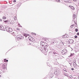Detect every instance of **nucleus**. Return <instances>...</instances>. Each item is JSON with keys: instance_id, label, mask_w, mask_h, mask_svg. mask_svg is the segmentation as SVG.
Listing matches in <instances>:
<instances>
[{"instance_id": "nucleus-23", "label": "nucleus", "mask_w": 79, "mask_h": 79, "mask_svg": "<svg viewBox=\"0 0 79 79\" xmlns=\"http://www.w3.org/2000/svg\"><path fill=\"white\" fill-rule=\"evenodd\" d=\"M14 20H16V17H14Z\"/></svg>"}, {"instance_id": "nucleus-42", "label": "nucleus", "mask_w": 79, "mask_h": 79, "mask_svg": "<svg viewBox=\"0 0 79 79\" xmlns=\"http://www.w3.org/2000/svg\"><path fill=\"white\" fill-rule=\"evenodd\" d=\"M62 44H63V45H64V43L62 42Z\"/></svg>"}, {"instance_id": "nucleus-36", "label": "nucleus", "mask_w": 79, "mask_h": 79, "mask_svg": "<svg viewBox=\"0 0 79 79\" xmlns=\"http://www.w3.org/2000/svg\"><path fill=\"white\" fill-rule=\"evenodd\" d=\"M17 30L18 31H19V28H17Z\"/></svg>"}, {"instance_id": "nucleus-41", "label": "nucleus", "mask_w": 79, "mask_h": 79, "mask_svg": "<svg viewBox=\"0 0 79 79\" xmlns=\"http://www.w3.org/2000/svg\"><path fill=\"white\" fill-rule=\"evenodd\" d=\"M56 1L58 2V0H56Z\"/></svg>"}, {"instance_id": "nucleus-24", "label": "nucleus", "mask_w": 79, "mask_h": 79, "mask_svg": "<svg viewBox=\"0 0 79 79\" xmlns=\"http://www.w3.org/2000/svg\"><path fill=\"white\" fill-rule=\"evenodd\" d=\"M75 31L76 32H77V31H78V29H76Z\"/></svg>"}, {"instance_id": "nucleus-40", "label": "nucleus", "mask_w": 79, "mask_h": 79, "mask_svg": "<svg viewBox=\"0 0 79 79\" xmlns=\"http://www.w3.org/2000/svg\"><path fill=\"white\" fill-rule=\"evenodd\" d=\"M66 70V69H64V70L65 71Z\"/></svg>"}, {"instance_id": "nucleus-44", "label": "nucleus", "mask_w": 79, "mask_h": 79, "mask_svg": "<svg viewBox=\"0 0 79 79\" xmlns=\"http://www.w3.org/2000/svg\"><path fill=\"white\" fill-rule=\"evenodd\" d=\"M78 78L79 79V76L78 77Z\"/></svg>"}, {"instance_id": "nucleus-28", "label": "nucleus", "mask_w": 79, "mask_h": 79, "mask_svg": "<svg viewBox=\"0 0 79 79\" xmlns=\"http://www.w3.org/2000/svg\"><path fill=\"white\" fill-rule=\"evenodd\" d=\"M18 5H19V6H21V3L19 4L18 5Z\"/></svg>"}, {"instance_id": "nucleus-17", "label": "nucleus", "mask_w": 79, "mask_h": 79, "mask_svg": "<svg viewBox=\"0 0 79 79\" xmlns=\"http://www.w3.org/2000/svg\"><path fill=\"white\" fill-rule=\"evenodd\" d=\"M8 60H6V59H4V62H5L6 63V62H8Z\"/></svg>"}, {"instance_id": "nucleus-16", "label": "nucleus", "mask_w": 79, "mask_h": 79, "mask_svg": "<svg viewBox=\"0 0 79 79\" xmlns=\"http://www.w3.org/2000/svg\"><path fill=\"white\" fill-rule=\"evenodd\" d=\"M54 74L57 75V73H58V71L57 70H54Z\"/></svg>"}, {"instance_id": "nucleus-33", "label": "nucleus", "mask_w": 79, "mask_h": 79, "mask_svg": "<svg viewBox=\"0 0 79 79\" xmlns=\"http://www.w3.org/2000/svg\"><path fill=\"white\" fill-rule=\"evenodd\" d=\"M70 27L71 28H73V26L72 25H71Z\"/></svg>"}, {"instance_id": "nucleus-8", "label": "nucleus", "mask_w": 79, "mask_h": 79, "mask_svg": "<svg viewBox=\"0 0 79 79\" xmlns=\"http://www.w3.org/2000/svg\"><path fill=\"white\" fill-rule=\"evenodd\" d=\"M73 64L74 66L76 67V66H77V64H76V62L75 60L73 61Z\"/></svg>"}, {"instance_id": "nucleus-31", "label": "nucleus", "mask_w": 79, "mask_h": 79, "mask_svg": "<svg viewBox=\"0 0 79 79\" xmlns=\"http://www.w3.org/2000/svg\"><path fill=\"white\" fill-rule=\"evenodd\" d=\"M71 70H72V71H73V70H74V68H72L71 69Z\"/></svg>"}, {"instance_id": "nucleus-49", "label": "nucleus", "mask_w": 79, "mask_h": 79, "mask_svg": "<svg viewBox=\"0 0 79 79\" xmlns=\"http://www.w3.org/2000/svg\"><path fill=\"white\" fill-rule=\"evenodd\" d=\"M66 76H67V75H66Z\"/></svg>"}, {"instance_id": "nucleus-45", "label": "nucleus", "mask_w": 79, "mask_h": 79, "mask_svg": "<svg viewBox=\"0 0 79 79\" xmlns=\"http://www.w3.org/2000/svg\"><path fill=\"white\" fill-rule=\"evenodd\" d=\"M63 4H65V3H63Z\"/></svg>"}, {"instance_id": "nucleus-30", "label": "nucleus", "mask_w": 79, "mask_h": 79, "mask_svg": "<svg viewBox=\"0 0 79 79\" xmlns=\"http://www.w3.org/2000/svg\"><path fill=\"white\" fill-rule=\"evenodd\" d=\"M77 36H75V38H77Z\"/></svg>"}, {"instance_id": "nucleus-14", "label": "nucleus", "mask_w": 79, "mask_h": 79, "mask_svg": "<svg viewBox=\"0 0 79 79\" xmlns=\"http://www.w3.org/2000/svg\"><path fill=\"white\" fill-rule=\"evenodd\" d=\"M62 37H64V38H66V37H68V36L66 35H64L62 36Z\"/></svg>"}, {"instance_id": "nucleus-4", "label": "nucleus", "mask_w": 79, "mask_h": 79, "mask_svg": "<svg viewBox=\"0 0 79 79\" xmlns=\"http://www.w3.org/2000/svg\"><path fill=\"white\" fill-rule=\"evenodd\" d=\"M76 15L75 14H74L73 15V23H74L75 24H76V23H75V22H74V20L76 18Z\"/></svg>"}, {"instance_id": "nucleus-11", "label": "nucleus", "mask_w": 79, "mask_h": 79, "mask_svg": "<svg viewBox=\"0 0 79 79\" xmlns=\"http://www.w3.org/2000/svg\"><path fill=\"white\" fill-rule=\"evenodd\" d=\"M69 7H70V8L71 9H72L73 10H74L75 9H74V7L72 6H69Z\"/></svg>"}, {"instance_id": "nucleus-29", "label": "nucleus", "mask_w": 79, "mask_h": 79, "mask_svg": "<svg viewBox=\"0 0 79 79\" xmlns=\"http://www.w3.org/2000/svg\"><path fill=\"white\" fill-rule=\"evenodd\" d=\"M73 55V54H71L70 56H72Z\"/></svg>"}, {"instance_id": "nucleus-20", "label": "nucleus", "mask_w": 79, "mask_h": 79, "mask_svg": "<svg viewBox=\"0 0 79 79\" xmlns=\"http://www.w3.org/2000/svg\"><path fill=\"white\" fill-rule=\"evenodd\" d=\"M69 77H70V78H71V79H72V78H73V76H69Z\"/></svg>"}, {"instance_id": "nucleus-26", "label": "nucleus", "mask_w": 79, "mask_h": 79, "mask_svg": "<svg viewBox=\"0 0 79 79\" xmlns=\"http://www.w3.org/2000/svg\"><path fill=\"white\" fill-rule=\"evenodd\" d=\"M18 25H19V27H22L21 26V25H20V24H19V23H18Z\"/></svg>"}, {"instance_id": "nucleus-6", "label": "nucleus", "mask_w": 79, "mask_h": 79, "mask_svg": "<svg viewBox=\"0 0 79 79\" xmlns=\"http://www.w3.org/2000/svg\"><path fill=\"white\" fill-rule=\"evenodd\" d=\"M74 42V41L72 40H69V44H71L72 43H73Z\"/></svg>"}, {"instance_id": "nucleus-2", "label": "nucleus", "mask_w": 79, "mask_h": 79, "mask_svg": "<svg viewBox=\"0 0 79 79\" xmlns=\"http://www.w3.org/2000/svg\"><path fill=\"white\" fill-rule=\"evenodd\" d=\"M6 29L7 32H10L12 31V29L9 27H6Z\"/></svg>"}, {"instance_id": "nucleus-47", "label": "nucleus", "mask_w": 79, "mask_h": 79, "mask_svg": "<svg viewBox=\"0 0 79 79\" xmlns=\"http://www.w3.org/2000/svg\"><path fill=\"white\" fill-rule=\"evenodd\" d=\"M0 77H1V75H0Z\"/></svg>"}, {"instance_id": "nucleus-32", "label": "nucleus", "mask_w": 79, "mask_h": 79, "mask_svg": "<svg viewBox=\"0 0 79 79\" xmlns=\"http://www.w3.org/2000/svg\"><path fill=\"white\" fill-rule=\"evenodd\" d=\"M77 35H79V33H77Z\"/></svg>"}, {"instance_id": "nucleus-10", "label": "nucleus", "mask_w": 79, "mask_h": 79, "mask_svg": "<svg viewBox=\"0 0 79 79\" xmlns=\"http://www.w3.org/2000/svg\"><path fill=\"white\" fill-rule=\"evenodd\" d=\"M44 46L45 47H46V48H47L48 47V44L47 43H45L44 44Z\"/></svg>"}, {"instance_id": "nucleus-51", "label": "nucleus", "mask_w": 79, "mask_h": 79, "mask_svg": "<svg viewBox=\"0 0 79 79\" xmlns=\"http://www.w3.org/2000/svg\"><path fill=\"white\" fill-rule=\"evenodd\" d=\"M66 76H67V75H66Z\"/></svg>"}, {"instance_id": "nucleus-1", "label": "nucleus", "mask_w": 79, "mask_h": 79, "mask_svg": "<svg viewBox=\"0 0 79 79\" xmlns=\"http://www.w3.org/2000/svg\"><path fill=\"white\" fill-rule=\"evenodd\" d=\"M41 51H42V52L44 53H45V55H47V52H48V49H47V48H42V50L41 49Z\"/></svg>"}, {"instance_id": "nucleus-25", "label": "nucleus", "mask_w": 79, "mask_h": 79, "mask_svg": "<svg viewBox=\"0 0 79 79\" xmlns=\"http://www.w3.org/2000/svg\"><path fill=\"white\" fill-rule=\"evenodd\" d=\"M13 2H14V3H15V2H16V0H13Z\"/></svg>"}, {"instance_id": "nucleus-35", "label": "nucleus", "mask_w": 79, "mask_h": 79, "mask_svg": "<svg viewBox=\"0 0 79 79\" xmlns=\"http://www.w3.org/2000/svg\"><path fill=\"white\" fill-rule=\"evenodd\" d=\"M0 21H1V22L2 21V19H0Z\"/></svg>"}, {"instance_id": "nucleus-18", "label": "nucleus", "mask_w": 79, "mask_h": 79, "mask_svg": "<svg viewBox=\"0 0 79 79\" xmlns=\"http://www.w3.org/2000/svg\"><path fill=\"white\" fill-rule=\"evenodd\" d=\"M17 39H21V38L19 36H17Z\"/></svg>"}, {"instance_id": "nucleus-22", "label": "nucleus", "mask_w": 79, "mask_h": 79, "mask_svg": "<svg viewBox=\"0 0 79 79\" xmlns=\"http://www.w3.org/2000/svg\"><path fill=\"white\" fill-rule=\"evenodd\" d=\"M4 23H7L8 22V20H6L4 21Z\"/></svg>"}, {"instance_id": "nucleus-12", "label": "nucleus", "mask_w": 79, "mask_h": 79, "mask_svg": "<svg viewBox=\"0 0 79 79\" xmlns=\"http://www.w3.org/2000/svg\"><path fill=\"white\" fill-rule=\"evenodd\" d=\"M50 39H47V40H45V41H46L47 42H50Z\"/></svg>"}, {"instance_id": "nucleus-34", "label": "nucleus", "mask_w": 79, "mask_h": 79, "mask_svg": "<svg viewBox=\"0 0 79 79\" xmlns=\"http://www.w3.org/2000/svg\"><path fill=\"white\" fill-rule=\"evenodd\" d=\"M58 2H60V0H58Z\"/></svg>"}, {"instance_id": "nucleus-21", "label": "nucleus", "mask_w": 79, "mask_h": 79, "mask_svg": "<svg viewBox=\"0 0 79 79\" xmlns=\"http://www.w3.org/2000/svg\"><path fill=\"white\" fill-rule=\"evenodd\" d=\"M53 54H54V55H57V53H56L55 52H53Z\"/></svg>"}, {"instance_id": "nucleus-37", "label": "nucleus", "mask_w": 79, "mask_h": 79, "mask_svg": "<svg viewBox=\"0 0 79 79\" xmlns=\"http://www.w3.org/2000/svg\"><path fill=\"white\" fill-rule=\"evenodd\" d=\"M73 27H74V24H73L72 25Z\"/></svg>"}, {"instance_id": "nucleus-9", "label": "nucleus", "mask_w": 79, "mask_h": 79, "mask_svg": "<svg viewBox=\"0 0 79 79\" xmlns=\"http://www.w3.org/2000/svg\"><path fill=\"white\" fill-rule=\"evenodd\" d=\"M5 68H6V64H3L2 65V69H5Z\"/></svg>"}, {"instance_id": "nucleus-39", "label": "nucleus", "mask_w": 79, "mask_h": 79, "mask_svg": "<svg viewBox=\"0 0 79 79\" xmlns=\"http://www.w3.org/2000/svg\"><path fill=\"white\" fill-rule=\"evenodd\" d=\"M73 1L74 2H76V0H73Z\"/></svg>"}, {"instance_id": "nucleus-7", "label": "nucleus", "mask_w": 79, "mask_h": 79, "mask_svg": "<svg viewBox=\"0 0 79 79\" xmlns=\"http://www.w3.org/2000/svg\"><path fill=\"white\" fill-rule=\"evenodd\" d=\"M0 30H2V31H5V28H4V27L1 26Z\"/></svg>"}, {"instance_id": "nucleus-15", "label": "nucleus", "mask_w": 79, "mask_h": 79, "mask_svg": "<svg viewBox=\"0 0 79 79\" xmlns=\"http://www.w3.org/2000/svg\"><path fill=\"white\" fill-rule=\"evenodd\" d=\"M69 63L70 64V66L71 65V64L72 63V61L70 60H69Z\"/></svg>"}, {"instance_id": "nucleus-13", "label": "nucleus", "mask_w": 79, "mask_h": 79, "mask_svg": "<svg viewBox=\"0 0 79 79\" xmlns=\"http://www.w3.org/2000/svg\"><path fill=\"white\" fill-rule=\"evenodd\" d=\"M24 35L26 37H27V36H29V35H28V34H27L26 33H25Z\"/></svg>"}, {"instance_id": "nucleus-48", "label": "nucleus", "mask_w": 79, "mask_h": 79, "mask_svg": "<svg viewBox=\"0 0 79 79\" xmlns=\"http://www.w3.org/2000/svg\"><path fill=\"white\" fill-rule=\"evenodd\" d=\"M76 27H77V25H76Z\"/></svg>"}, {"instance_id": "nucleus-27", "label": "nucleus", "mask_w": 79, "mask_h": 79, "mask_svg": "<svg viewBox=\"0 0 79 79\" xmlns=\"http://www.w3.org/2000/svg\"><path fill=\"white\" fill-rule=\"evenodd\" d=\"M64 2H66V3H68V1H64Z\"/></svg>"}, {"instance_id": "nucleus-43", "label": "nucleus", "mask_w": 79, "mask_h": 79, "mask_svg": "<svg viewBox=\"0 0 79 79\" xmlns=\"http://www.w3.org/2000/svg\"><path fill=\"white\" fill-rule=\"evenodd\" d=\"M14 33H15V32H13V33H12V34H14Z\"/></svg>"}, {"instance_id": "nucleus-19", "label": "nucleus", "mask_w": 79, "mask_h": 79, "mask_svg": "<svg viewBox=\"0 0 79 79\" xmlns=\"http://www.w3.org/2000/svg\"><path fill=\"white\" fill-rule=\"evenodd\" d=\"M2 19H6V17H5V16H3Z\"/></svg>"}, {"instance_id": "nucleus-5", "label": "nucleus", "mask_w": 79, "mask_h": 79, "mask_svg": "<svg viewBox=\"0 0 79 79\" xmlns=\"http://www.w3.org/2000/svg\"><path fill=\"white\" fill-rule=\"evenodd\" d=\"M34 44H35L34 45L35 47H36V48H39V47H40V46L38 45V44H37V43H34Z\"/></svg>"}, {"instance_id": "nucleus-3", "label": "nucleus", "mask_w": 79, "mask_h": 79, "mask_svg": "<svg viewBox=\"0 0 79 79\" xmlns=\"http://www.w3.org/2000/svg\"><path fill=\"white\" fill-rule=\"evenodd\" d=\"M67 50H66L65 49L63 50L62 51L61 53L62 55H64L66 54V53H67Z\"/></svg>"}, {"instance_id": "nucleus-38", "label": "nucleus", "mask_w": 79, "mask_h": 79, "mask_svg": "<svg viewBox=\"0 0 79 79\" xmlns=\"http://www.w3.org/2000/svg\"><path fill=\"white\" fill-rule=\"evenodd\" d=\"M33 34H34L35 35H36V34H35V33H33Z\"/></svg>"}, {"instance_id": "nucleus-50", "label": "nucleus", "mask_w": 79, "mask_h": 79, "mask_svg": "<svg viewBox=\"0 0 79 79\" xmlns=\"http://www.w3.org/2000/svg\"><path fill=\"white\" fill-rule=\"evenodd\" d=\"M66 76H67V75H66Z\"/></svg>"}, {"instance_id": "nucleus-46", "label": "nucleus", "mask_w": 79, "mask_h": 79, "mask_svg": "<svg viewBox=\"0 0 79 79\" xmlns=\"http://www.w3.org/2000/svg\"><path fill=\"white\" fill-rule=\"evenodd\" d=\"M43 42L42 41V42H41V44Z\"/></svg>"}]
</instances>
